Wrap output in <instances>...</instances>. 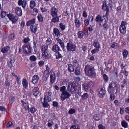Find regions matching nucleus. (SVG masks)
Listing matches in <instances>:
<instances>
[{"label":"nucleus","instance_id":"obj_52","mask_svg":"<svg viewBox=\"0 0 129 129\" xmlns=\"http://www.w3.org/2000/svg\"><path fill=\"white\" fill-rule=\"evenodd\" d=\"M15 101V98L13 96H12L10 98V103L12 104Z\"/></svg>","mask_w":129,"mask_h":129},{"label":"nucleus","instance_id":"obj_22","mask_svg":"<svg viewBox=\"0 0 129 129\" xmlns=\"http://www.w3.org/2000/svg\"><path fill=\"white\" fill-rule=\"evenodd\" d=\"M53 51L55 52H58L61 50L59 47L57 45H55L53 46Z\"/></svg>","mask_w":129,"mask_h":129},{"label":"nucleus","instance_id":"obj_50","mask_svg":"<svg viewBox=\"0 0 129 129\" xmlns=\"http://www.w3.org/2000/svg\"><path fill=\"white\" fill-rule=\"evenodd\" d=\"M38 19L40 22H42L43 21V18L42 15H39L37 17Z\"/></svg>","mask_w":129,"mask_h":129},{"label":"nucleus","instance_id":"obj_4","mask_svg":"<svg viewBox=\"0 0 129 129\" xmlns=\"http://www.w3.org/2000/svg\"><path fill=\"white\" fill-rule=\"evenodd\" d=\"M127 23L125 21H122L121 22V25L119 27L120 32L122 34H124L126 32V28Z\"/></svg>","mask_w":129,"mask_h":129},{"label":"nucleus","instance_id":"obj_21","mask_svg":"<svg viewBox=\"0 0 129 129\" xmlns=\"http://www.w3.org/2000/svg\"><path fill=\"white\" fill-rule=\"evenodd\" d=\"M42 56L43 58L45 59H48L50 57L49 52L42 53Z\"/></svg>","mask_w":129,"mask_h":129},{"label":"nucleus","instance_id":"obj_16","mask_svg":"<svg viewBox=\"0 0 129 129\" xmlns=\"http://www.w3.org/2000/svg\"><path fill=\"white\" fill-rule=\"evenodd\" d=\"M53 33L54 34V36H56L57 38H59L61 34V33L58 29L54 28L53 29Z\"/></svg>","mask_w":129,"mask_h":129},{"label":"nucleus","instance_id":"obj_14","mask_svg":"<svg viewBox=\"0 0 129 129\" xmlns=\"http://www.w3.org/2000/svg\"><path fill=\"white\" fill-rule=\"evenodd\" d=\"M18 3L19 5L22 6L23 8H25L27 3L26 0H19Z\"/></svg>","mask_w":129,"mask_h":129},{"label":"nucleus","instance_id":"obj_56","mask_svg":"<svg viewBox=\"0 0 129 129\" xmlns=\"http://www.w3.org/2000/svg\"><path fill=\"white\" fill-rule=\"evenodd\" d=\"M88 85L89 86V87H92L94 85V83L93 82L90 81V82L87 83Z\"/></svg>","mask_w":129,"mask_h":129},{"label":"nucleus","instance_id":"obj_25","mask_svg":"<svg viewBox=\"0 0 129 129\" xmlns=\"http://www.w3.org/2000/svg\"><path fill=\"white\" fill-rule=\"evenodd\" d=\"M38 12V9L36 8L31 9H30V13L31 14L34 15H36Z\"/></svg>","mask_w":129,"mask_h":129},{"label":"nucleus","instance_id":"obj_45","mask_svg":"<svg viewBox=\"0 0 129 129\" xmlns=\"http://www.w3.org/2000/svg\"><path fill=\"white\" fill-rule=\"evenodd\" d=\"M30 59L32 62L35 61L36 60L37 58L35 56L32 55L30 57Z\"/></svg>","mask_w":129,"mask_h":129},{"label":"nucleus","instance_id":"obj_26","mask_svg":"<svg viewBox=\"0 0 129 129\" xmlns=\"http://www.w3.org/2000/svg\"><path fill=\"white\" fill-rule=\"evenodd\" d=\"M93 45L96 49L99 50L100 46V44L98 42L96 41H94Z\"/></svg>","mask_w":129,"mask_h":129},{"label":"nucleus","instance_id":"obj_30","mask_svg":"<svg viewBox=\"0 0 129 129\" xmlns=\"http://www.w3.org/2000/svg\"><path fill=\"white\" fill-rule=\"evenodd\" d=\"M52 94V93L49 91L46 92L45 94V96H47V97H46V98L47 99H48V102L50 101V98L48 97V96H51V95Z\"/></svg>","mask_w":129,"mask_h":129},{"label":"nucleus","instance_id":"obj_24","mask_svg":"<svg viewBox=\"0 0 129 129\" xmlns=\"http://www.w3.org/2000/svg\"><path fill=\"white\" fill-rule=\"evenodd\" d=\"M35 18H34L28 21L26 23V25L28 26H29L33 24L35 22Z\"/></svg>","mask_w":129,"mask_h":129},{"label":"nucleus","instance_id":"obj_15","mask_svg":"<svg viewBox=\"0 0 129 129\" xmlns=\"http://www.w3.org/2000/svg\"><path fill=\"white\" fill-rule=\"evenodd\" d=\"M39 79V77L37 75H35L33 77L31 82L33 84H36L38 82Z\"/></svg>","mask_w":129,"mask_h":129},{"label":"nucleus","instance_id":"obj_12","mask_svg":"<svg viewBox=\"0 0 129 129\" xmlns=\"http://www.w3.org/2000/svg\"><path fill=\"white\" fill-rule=\"evenodd\" d=\"M40 49L42 53L49 52L48 46L47 44L42 45L40 47Z\"/></svg>","mask_w":129,"mask_h":129},{"label":"nucleus","instance_id":"obj_35","mask_svg":"<svg viewBox=\"0 0 129 129\" xmlns=\"http://www.w3.org/2000/svg\"><path fill=\"white\" fill-rule=\"evenodd\" d=\"M53 17H54L51 20V21L52 22L55 23L59 21V18L57 16H55Z\"/></svg>","mask_w":129,"mask_h":129},{"label":"nucleus","instance_id":"obj_55","mask_svg":"<svg viewBox=\"0 0 129 129\" xmlns=\"http://www.w3.org/2000/svg\"><path fill=\"white\" fill-rule=\"evenodd\" d=\"M75 112V110L74 109H71L68 112L69 114H71L74 113Z\"/></svg>","mask_w":129,"mask_h":129},{"label":"nucleus","instance_id":"obj_9","mask_svg":"<svg viewBox=\"0 0 129 129\" xmlns=\"http://www.w3.org/2000/svg\"><path fill=\"white\" fill-rule=\"evenodd\" d=\"M15 13L19 16H21L22 15V9L20 8L16 7L15 8Z\"/></svg>","mask_w":129,"mask_h":129},{"label":"nucleus","instance_id":"obj_63","mask_svg":"<svg viewBox=\"0 0 129 129\" xmlns=\"http://www.w3.org/2000/svg\"><path fill=\"white\" fill-rule=\"evenodd\" d=\"M12 123L11 121L9 122L7 124V127L9 128L11 127L12 125Z\"/></svg>","mask_w":129,"mask_h":129},{"label":"nucleus","instance_id":"obj_38","mask_svg":"<svg viewBox=\"0 0 129 129\" xmlns=\"http://www.w3.org/2000/svg\"><path fill=\"white\" fill-rule=\"evenodd\" d=\"M83 89L85 91H87L88 89L89 86L87 83H85L82 85Z\"/></svg>","mask_w":129,"mask_h":129},{"label":"nucleus","instance_id":"obj_51","mask_svg":"<svg viewBox=\"0 0 129 129\" xmlns=\"http://www.w3.org/2000/svg\"><path fill=\"white\" fill-rule=\"evenodd\" d=\"M88 96V95L87 93H84L82 95V97L84 99H86Z\"/></svg>","mask_w":129,"mask_h":129},{"label":"nucleus","instance_id":"obj_58","mask_svg":"<svg viewBox=\"0 0 129 129\" xmlns=\"http://www.w3.org/2000/svg\"><path fill=\"white\" fill-rule=\"evenodd\" d=\"M12 74L15 78H16V80L17 81H18L20 79L19 77L17 75H16L14 72L12 73Z\"/></svg>","mask_w":129,"mask_h":129},{"label":"nucleus","instance_id":"obj_40","mask_svg":"<svg viewBox=\"0 0 129 129\" xmlns=\"http://www.w3.org/2000/svg\"><path fill=\"white\" fill-rule=\"evenodd\" d=\"M74 70L73 66L71 64L68 65V70L70 72H73Z\"/></svg>","mask_w":129,"mask_h":129},{"label":"nucleus","instance_id":"obj_53","mask_svg":"<svg viewBox=\"0 0 129 129\" xmlns=\"http://www.w3.org/2000/svg\"><path fill=\"white\" fill-rule=\"evenodd\" d=\"M93 118L96 121L100 119V118L99 117V115L98 114L94 115L93 116Z\"/></svg>","mask_w":129,"mask_h":129},{"label":"nucleus","instance_id":"obj_2","mask_svg":"<svg viewBox=\"0 0 129 129\" xmlns=\"http://www.w3.org/2000/svg\"><path fill=\"white\" fill-rule=\"evenodd\" d=\"M84 71L85 72H87L89 76L94 77L96 76L95 70L93 67L90 65L86 66L84 69Z\"/></svg>","mask_w":129,"mask_h":129},{"label":"nucleus","instance_id":"obj_48","mask_svg":"<svg viewBox=\"0 0 129 129\" xmlns=\"http://www.w3.org/2000/svg\"><path fill=\"white\" fill-rule=\"evenodd\" d=\"M122 126L125 127L126 128L128 126V124L125 121H123L122 122Z\"/></svg>","mask_w":129,"mask_h":129},{"label":"nucleus","instance_id":"obj_39","mask_svg":"<svg viewBox=\"0 0 129 129\" xmlns=\"http://www.w3.org/2000/svg\"><path fill=\"white\" fill-rule=\"evenodd\" d=\"M95 20L97 22H98L100 21L102 22L103 21V19H102L100 15H99L96 17Z\"/></svg>","mask_w":129,"mask_h":129},{"label":"nucleus","instance_id":"obj_47","mask_svg":"<svg viewBox=\"0 0 129 129\" xmlns=\"http://www.w3.org/2000/svg\"><path fill=\"white\" fill-rule=\"evenodd\" d=\"M30 40V39L29 38V37H27L24 38V39L23 40L22 42L25 43H26L29 41Z\"/></svg>","mask_w":129,"mask_h":129},{"label":"nucleus","instance_id":"obj_11","mask_svg":"<svg viewBox=\"0 0 129 129\" xmlns=\"http://www.w3.org/2000/svg\"><path fill=\"white\" fill-rule=\"evenodd\" d=\"M40 49L42 53L49 52L48 46L47 44L42 45L40 47Z\"/></svg>","mask_w":129,"mask_h":129},{"label":"nucleus","instance_id":"obj_37","mask_svg":"<svg viewBox=\"0 0 129 129\" xmlns=\"http://www.w3.org/2000/svg\"><path fill=\"white\" fill-rule=\"evenodd\" d=\"M36 5V3L34 1L32 0L30 2V7L31 9L34 8Z\"/></svg>","mask_w":129,"mask_h":129},{"label":"nucleus","instance_id":"obj_42","mask_svg":"<svg viewBox=\"0 0 129 129\" xmlns=\"http://www.w3.org/2000/svg\"><path fill=\"white\" fill-rule=\"evenodd\" d=\"M91 17H89L88 19H86L84 21V23L85 25L87 26L89 24V21L90 20Z\"/></svg>","mask_w":129,"mask_h":129},{"label":"nucleus","instance_id":"obj_28","mask_svg":"<svg viewBox=\"0 0 129 129\" xmlns=\"http://www.w3.org/2000/svg\"><path fill=\"white\" fill-rule=\"evenodd\" d=\"M22 83L23 87L25 88H27L28 87V84L26 79H23L22 81Z\"/></svg>","mask_w":129,"mask_h":129},{"label":"nucleus","instance_id":"obj_27","mask_svg":"<svg viewBox=\"0 0 129 129\" xmlns=\"http://www.w3.org/2000/svg\"><path fill=\"white\" fill-rule=\"evenodd\" d=\"M46 97H47V96H45L44 97V102L42 104L43 107H47L49 106L48 104L47 103V102L48 101V99H46Z\"/></svg>","mask_w":129,"mask_h":129},{"label":"nucleus","instance_id":"obj_13","mask_svg":"<svg viewBox=\"0 0 129 129\" xmlns=\"http://www.w3.org/2000/svg\"><path fill=\"white\" fill-rule=\"evenodd\" d=\"M105 94V90L102 88H100L98 92V96L101 98H103Z\"/></svg>","mask_w":129,"mask_h":129},{"label":"nucleus","instance_id":"obj_54","mask_svg":"<svg viewBox=\"0 0 129 129\" xmlns=\"http://www.w3.org/2000/svg\"><path fill=\"white\" fill-rule=\"evenodd\" d=\"M103 78L104 81L105 82H107L108 80V77L106 74H104L103 76Z\"/></svg>","mask_w":129,"mask_h":129},{"label":"nucleus","instance_id":"obj_7","mask_svg":"<svg viewBox=\"0 0 129 129\" xmlns=\"http://www.w3.org/2000/svg\"><path fill=\"white\" fill-rule=\"evenodd\" d=\"M66 47L68 51H73L76 49V46L71 43H67Z\"/></svg>","mask_w":129,"mask_h":129},{"label":"nucleus","instance_id":"obj_19","mask_svg":"<svg viewBox=\"0 0 129 129\" xmlns=\"http://www.w3.org/2000/svg\"><path fill=\"white\" fill-rule=\"evenodd\" d=\"M49 72H47V71H45L44 73L43 80L45 81L47 80L49 76Z\"/></svg>","mask_w":129,"mask_h":129},{"label":"nucleus","instance_id":"obj_59","mask_svg":"<svg viewBox=\"0 0 129 129\" xmlns=\"http://www.w3.org/2000/svg\"><path fill=\"white\" fill-rule=\"evenodd\" d=\"M6 15V13L4 11H2L1 12V16L2 17H4Z\"/></svg>","mask_w":129,"mask_h":129},{"label":"nucleus","instance_id":"obj_34","mask_svg":"<svg viewBox=\"0 0 129 129\" xmlns=\"http://www.w3.org/2000/svg\"><path fill=\"white\" fill-rule=\"evenodd\" d=\"M73 66L76 68L79 67V62L76 60H74L72 62Z\"/></svg>","mask_w":129,"mask_h":129},{"label":"nucleus","instance_id":"obj_1","mask_svg":"<svg viewBox=\"0 0 129 129\" xmlns=\"http://www.w3.org/2000/svg\"><path fill=\"white\" fill-rule=\"evenodd\" d=\"M67 90L71 93H76L79 95L81 93V88L79 86L77 89V86L75 83H69L67 88Z\"/></svg>","mask_w":129,"mask_h":129},{"label":"nucleus","instance_id":"obj_18","mask_svg":"<svg viewBox=\"0 0 129 129\" xmlns=\"http://www.w3.org/2000/svg\"><path fill=\"white\" fill-rule=\"evenodd\" d=\"M39 88L37 87H34L33 90V95L35 96H37L39 94Z\"/></svg>","mask_w":129,"mask_h":129},{"label":"nucleus","instance_id":"obj_49","mask_svg":"<svg viewBox=\"0 0 129 129\" xmlns=\"http://www.w3.org/2000/svg\"><path fill=\"white\" fill-rule=\"evenodd\" d=\"M60 27L62 31L64 30L65 29V26L62 23H60L59 24Z\"/></svg>","mask_w":129,"mask_h":129},{"label":"nucleus","instance_id":"obj_62","mask_svg":"<svg viewBox=\"0 0 129 129\" xmlns=\"http://www.w3.org/2000/svg\"><path fill=\"white\" fill-rule=\"evenodd\" d=\"M53 105L55 107H57L58 106V103L57 102L54 101L53 102Z\"/></svg>","mask_w":129,"mask_h":129},{"label":"nucleus","instance_id":"obj_43","mask_svg":"<svg viewBox=\"0 0 129 129\" xmlns=\"http://www.w3.org/2000/svg\"><path fill=\"white\" fill-rule=\"evenodd\" d=\"M27 110H28V111L32 113H34L36 111V108L33 107H31L30 108L29 107Z\"/></svg>","mask_w":129,"mask_h":129},{"label":"nucleus","instance_id":"obj_6","mask_svg":"<svg viewBox=\"0 0 129 129\" xmlns=\"http://www.w3.org/2000/svg\"><path fill=\"white\" fill-rule=\"evenodd\" d=\"M7 16L9 19L11 21L12 23L16 22L18 19V18L16 15H15L12 14H9L7 15Z\"/></svg>","mask_w":129,"mask_h":129},{"label":"nucleus","instance_id":"obj_17","mask_svg":"<svg viewBox=\"0 0 129 129\" xmlns=\"http://www.w3.org/2000/svg\"><path fill=\"white\" fill-rule=\"evenodd\" d=\"M75 19L74 20V22L75 24L76 27L77 28H79L80 27L81 23L79 20L77 18L75 17Z\"/></svg>","mask_w":129,"mask_h":129},{"label":"nucleus","instance_id":"obj_41","mask_svg":"<svg viewBox=\"0 0 129 129\" xmlns=\"http://www.w3.org/2000/svg\"><path fill=\"white\" fill-rule=\"evenodd\" d=\"M106 1H103V4L102 6V9L104 11L106 10L107 9H108L107 8V7L106 5Z\"/></svg>","mask_w":129,"mask_h":129},{"label":"nucleus","instance_id":"obj_32","mask_svg":"<svg viewBox=\"0 0 129 129\" xmlns=\"http://www.w3.org/2000/svg\"><path fill=\"white\" fill-rule=\"evenodd\" d=\"M21 102L22 103V107L25 108V109H27L29 107L28 104L24 102L23 100H21Z\"/></svg>","mask_w":129,"mask_h":129},{"label":"nucleus","instance_id":"obj_44","mask_svg":"<svg viewBox=\"0 0 129 129\" xmlns=\"http://www.w3.org/2000/svg\"><path fill=\"white\" fill-rule=\"evenodd\" d=\"M75 73L76 75H78L80 74V69L79 67L76 68L75 69Z\"/></svg>","mask_w":129,"mask_h":129},{"label":"nucleus","instance_id":"obj_23","mask_svg":"<svg viewBox=\"0 0 129 129\" xmlns=\"http://www.w3.org/2000/svg\"><path fill=\"white\" fill-rule=\"evenodd\" d=\"M10 48V47L9 46H6L2 48L1 50V52L3 53H5L7 52Z\"/></svg>","mask_w":129,"mask_h":129},{"label":"nucleus","instance_id":"obj_60","mask_svg":"<svg viewBox=\"0 0 129 129\" xmlns=\"http://www.w3.org/2000/svg\"><path fill=\"white\" fill-rule=\"evenodd\" d=\"M104 29L105 30H107L108 28V25L106 23H104L103 25Z\"/></svg>","mask_w":129,"mask_h":129},{"label":"nucleus","instance_id":"obj_31","mask_svg":"<svg viewBox=\"0 0 129 129\" xmlns=\"http://www.w3.org/2000/svg\"><path fill=\"white\" fill-rule=\"evenodd\" d=\"M122 54L123 58H126L128 54V52L126 50L124 49L122 51Z\"/></svg>","mask_w":129,"mask_h":129},{"label":"nucleus","instance_id":"obj_10","mask_svg":"<svg viewBox=\"0 0 129 129\" xmlns=\"http://www.w3.org/2000/svg\"><path fill=\"white\" fill-rule=\"evenodd\" d=\"M57 9L54 7H53L51 9V13L52 17L57 16Z\"/></svg>","mask_w":129,"mask_h":129},{"label":"nucleus","instance_id":"obj_36","mask_svg":"<svg viewBox=\"0 0 129 129\" xmlns=\"http://www.w3.org/2000/svg\"><path fill=\"white\" fill-rule=\"evenodd\" d=\"M50 82L52 83H53L54 81L56 79V77L55 75L54 74V73H53V74L52 75H50Z\"/></svg>","mask_w":129,"mask_h":129},{"label":"nucleus","instance_id":"obj_33","mask_svg":"<svg viewBox=\"0 0 129 129\" xmlns=\"http://www.w3.org/2000/svg\"><path fill=\"white\" fill-rule=\"evenodd\" d=\"M84 34V32L83 31H79L77 33L78 37L80 38H82Z\"/></svg>","mask_w":129,"mask_h":129},{"label":"nucleus","instance_id":"obj_29","mask_svg":"<svg viewBox=\"0 0 129 129\" xmlns=\"http://www.w3.org/2000/svg\"><path fill=\"white\" fill-rule=\"evenodd\" d=\"M30 29L31 31L35 33L37 31V27L35 25H31L30 26Z\"/></svg>","mask_w":129,"mask_h":129},{"label":"nucleus","instance_id":"obj_5","mask_svg":"<svg viewBox=\"0 0 129 129\" xmlns=\"http://www.w3.org/2000/svg\"><path fill=\"white\" fill-rule=\"evenodd\" d=\"M22 48L24 53L27 55H29L32 54V48L28 45H24L22 46Z\"/></svg>","mask_w":129,"mask_h":129},{"label":"nucleus","instance_id":"obj_57","mask_svg":"<svg viewBox=\"0 0 129 129\" xmlns=\"http://www.w3.org/2000/svg\"><path fill=\"white\" fill-rule=\"evenodd\" d=\"M36 42L35 41H34L33 42V44H34V46L33 47L34 49V51H37V46L36 45Z\"/></svg>","mask_w":129,"mask_h":129},{"label":"nucleus","instance_id":"obj_64","mask_svg":"<svg viewBox=\"0 0 129 129\" xmlns=\"http://www.w3.org/2000/svg\"><path fill=\"white\" fill-rule=\"evenodd\" d=\"M52 43L50 39H48L46 41V44L49 45Z\"/></svg>","mask_w":129,"mask_h":129},{"label":"nucleus","instance_id":"obj_20","mask_svg":"<svg viewBox=\"0 0 129 129\" xmlns=\"http://www.w3.org/2000/svg\"><path fill=\"white\" fill-rule=\"evenodd\" d=\"M56 39L57 42V43H59L60 44L61 47L64 49L65 47L64 46V43L62 40L58 38H56Z\"/></svg>","mask_w":129,"mask_h":129},{"label":"nucleus","instance_id":"obj_8","mask_svg":"<svg viewBox=\"0 0 129 129\" xmlns=\"http://www.w3.org/2000/svg\"><path fill=\"white\" fill-rule=\"evenodd\" d=\"M71 95L67 91L62 92L61 96L62 100L64 101L66 99L68 98Z\"/></svg>","mask_w":129,"mask_h":129},{"label":"nucleus","instance_id":"obj_46","mask_svg":"<svg viewBox=\"0 0 129 129\" xmlns=\"http://www.w3.org/2000/svg\"><path fill=\"white\" fill-rule=\"evenodd\" d=\"M56 58L58 59L62 57V55L58 52H57V53H56Z\"/></svg>","mask_w":129,"mask_h":129},{"label":"nucleus","instance_id":"obj_3","mask_svg":"<svg viewBox=\"0 0 129 129\" xmlns=\"http://www.w3.org/2000/svg\"><path fill=\"white\" fill-rule=\"evenodd\" d=\"M118 88L116 83L114 82H112L109 85L108 88V91L110 93H113L116 90L117 92Z\"/></svg>","mask_w":129,"mask_h":129},{"label":"nucleus","instance_id":"obj_61","mask_svg":"<svg viewBox=\"0 0 129 129\" xmlns=\"http://www.w3.org/2000/svg\"><path fill=\"white\" fill-rule=\"evenodd\" d=\"M8 67L10 68L12 67L13 66L12 62L11 61H10L8 62Z\"/></svg>","mask_w":129,"mask_h":129}]
</instances>
